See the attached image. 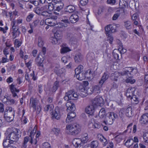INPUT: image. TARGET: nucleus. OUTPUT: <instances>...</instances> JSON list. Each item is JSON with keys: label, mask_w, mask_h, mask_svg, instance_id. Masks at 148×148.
<instances>
[{"label": "nucleus", "mask_w": 148, "mask_h": 148, "mask_svg": "<svg viewBox=\"0 0 148 148\" xmlns=\"http://www.w3.org/2000/svg\"><path fill=\"white\" fill-rule=\"evenodd\" d=\"M124 26L127 29H131L132 27L131 22L129 21L124 22Z\"/></svg>", "instance_id": "2f4dec72"}, {"label": "nucleus", "mask_w": 148, "mask_h": 148, "mask_svg": "<svg viewBox=\"0 0 148 148\" xmlns=\"http://www.w3.org/2000/svg\"><path fill=\"white\" fill-rule=\"evenodd\" d=\"M44 44L43 39L41 37H39L38 38V44L39 47H42Z\"/></svg>", "instance_id": "4c0bfd02"}, {"label": "nucleus", "mask_w": 148, "mask_h": 148, "mask_svg": "<svg viewBox=\"0 0 148 148\" xmlns=\"http://www.w3.org/2000/svg\"><path fill=\"white\" fill-rule=\"evenodd\" d=\"M135 89L134 87H130L126 91L125 95L128 98H130L134 95Z\"/></svg>", "instance_id": "6e6552de"}, {"label": "nucleus", "mask_w": 148, "mask_h": 148, "mask_svg": "<svg viewBox=\"0 0 148 148\" xmlns=\"http://www.w3.org/2000/svg\"><path fill=\"white\" fill-rule=\"evenodd\" d=\"M43 7H42L40 8H37L35 10V12L38 14L40 15L42 13V10L43 9Z\"/></svg>", "instance_id": "603ef678"}, {"label": "nucleus", "mask_w": 148, "mask_h": 148, "mask_svg": "<svg viewBox=\"0 0 148 148\" xmlns=\"http://www.w3.org/2000/svg\"><path fill=\"white\" fill-rule=\"evenodd\" d=\"M71 51L70 48L67 47L62 46L60 50V53L62 54H64Z\"/></svg>", "instance_id": "c85d7f7f"}, {"label": "nucleus", "mask_w": 148, "mask_h": 148, "mask_svg": "<svg viewBox=\"0 0 148 148\" xmlns=\"http://www.w3.org/2000/svg\"><path fill=\"white\" fill-rule=\"evenodd\" d=\"M42 148H51V147L49 143L45 142L42 143Z\"/></svg>", "instance_id": "864d4df0"}, {"label": "nucleus", "mask_w": 148, "mask_h": 148, "mask_svg": "<svg viewBox=\"0 0 148 148\" xmlns=\"http://www.w3.org/2000/svg\"><path fill=\"white\" fill-rule=\"evenodd\" d=\"M83 66L82 65H79L75 69V73H78L79 72H83Z\"/></svg>", "instance_id": "72a5a7b5"}, {"label": "nucleus", "mask_w": 148, "mask_h": 148, "mask_svg": "<svg viewBox=\"0 0 148 148\" xmlns=\"http://www.w3.org/2000/svg\"><path fill=\"white\" fill-rule=\"evenodd\" d=\"M55 71L58 75H60L61 74H63L65 71V70L64 69L62 68L58 70H55Z\"/></svg>", "instance_id": "a19ab883"}, {"label": "nucleus", "mask_w": 148, "mask_h": 148, "mask_svg": "<svg viewBox=\"0 0 148 148\" xmlns=\"http://www.w3.org/2000/svg\"><path fill=\"white\" fill-rule=\"evenodd\" d=\"M136 82V80L133 77L129 76L125 80V82L127 83H130L132 84H133Z\"/></svg>", "instance_id": "473e14b6"}, {"label": "nucleus", "mask_w": 148, "mask_h": 148, "mask_svg": "<svg viewBox=\"0 0 148 148\" xmlns=\"http://www.w3.org/2000/svg\"><path fill=\"white\" fill-rule=\"evenodd\" d=\"M39 20H36L34 21L32 23V24H30V28H34L39 24Z\"/></svg>", "instance_id": "a18cd8bd"}, {"label": "nucleus", "mask_w": 148, "mask_h": 148, "mask_svg": "<svg viewBox=\"0 0 148 148\" xmlns=\"http://www.w3.org/2000/svg\"><path fill=\"white\" fill-rule=\"evenodd\" d=\"M79 20L78 16L76 14L72 15L69 18V20L72 23H75L77 22Z\"/></svg>", "instance_id": "412c9836"}, {"label": "nucleus", "mask_w": 148, "mask_h": 148, "mask_svg": "<svg viewBox=\"0 0 148 148\" xmlns=\"http://www.w3.org/2000/svg\"><path fill=\"white\" fill-rule=\"evenodd\" d=\"M55 5V8H56L55 10H57L58 11H59L61 10L63 8V6H62L61 5H58V4H56Z\"/></svg>", "instance_id": "680f3d73"}, {"label": "nucleus", "mask_w": 148, "mask_h": 148, "mask_svg": "<svg viewBox=\"0 0 148 148\" xmlns=\"http://www.w3.org/2000/svg\"><path fill=\"white\" fill-rule=\"evenodd\" d=\"M76 114L75 112H71L67 114L66 119V123H69L73 121L74 118L76 116Z\"/></svg>", "instance_id": "f8f14e48"}, {"label": "nucleus", "mask_w": 148, "mask_h": 148, "mask_svg": "<svg viewBox=\"0 0 148 148\" xmlns=\"http://www.w3.org/2000/svg\"><path fill=\"white\" fill-rule=\"evenodd\" d=\"M66 106L67 107V110H70L71 112L74 111L75 109V107L74 104L73 103H71L70 101H68L66 104Z\"/></svg>", "instance_id": "dca6fc26"}, {"label": "nucleus", "mask_w": 148, "mask_h": 148, "mask_svg": "<svg viewBox=\"0 0 148 148\" xmlns=\"http://www.w3.org/2000/svg\"><path fill=\"white\" fill-rule=\"evenodd\" d=\"M88 2V0H81L80 2L81 4L83 6L86 5Z\"/></svg>", "instance_id": "0e129e2a"}, {"label": "nucleus", "mask_w": 148, "mask_h": 148, "mask_svg": "<svg viewBox=\"0 0 148 148\" xmlns=\"http://www.w3.org/2000/svg\"><path fill=\"white\" fill-rule=\"evenodd\" d=\"M45 57L41 55V53H40L38 56L35 59L36 64L38 66H43L42 63L45 60Z\"/></svg>", "instance_id": "0eeeda50"}, {"label": "nucleus", "mask_w": 148, "mask_h": 148, "mask_svg": "<svg viewBox=\"0 0 148 148\" xmlns=\"http://www.w3.org/2000/svg\"><path fill=\"white\" fill-rule=\"evenodd\" d=\"M95 107L93 104L88 106L85 108L86 112L90 115H93Z\"/></svg>", "instance_id": "9d476101"}, {"label": "nucleus", "mask_w": 148, "mask_h": 148, "mask_svg": "<svg viewBox=\"0 0 148 148\" xmlns=\"http://www.w3.org/2000/svg\"><path fill=\"white\" fill-rule=\"evenodd\" d=\"M52 131L56 136H58L60 133V129L58 128H54L52 129Z\"/></svg>", "instance_id": "8fccbe9b"}, {"label": "nucleus", "mask_w": 148, "mask_h": 148, "mask_svg": "<svg viewBox=\"0 0 148 148\" xmlns=\"http://www.w3.org/2000/svg\"><path fill=\"white\" fill-rule=\"evenodd\" d=\"M92 91L93 92L98 93L100 92V87L97 85H95L92 88Z\"/></svg>", "instance_id": "79ce46f5"}, {"label": "nucleus", "mask_w": 148, "mask_h": 148, "mask_svg": "<svg viewBox=\"0 0 148 148\" xmlns=\"http://www.w3.org/2000/svg\"><path fill=\"white\" fill-rule=\"evenodd\" d=\"M53 19V18H47L45 21V23L46 25H49V24L51 23Z\"/></svg>", "instance_id": "5fc2aeb1"}, {"label": "nucleus", "mask_w": 148, "mask_h": 148, "mask_svg": "<svg viewBox=\"0 0 148 148\" xmlns=\"http://www.w3.org/2000/svg\"><path fill=\"white\" fill-rule=\"evenodd\" d=\"M45 111H47L49 110H51L52 108V106L51 105H47L45 107Z\"/></svg>", "instance_id": "69168bd1"}, {"label": "nucleus", "mask_w": 148, "mask_h": 148, "mask_svg": "<svg viewBox=\"0 0 148 148\" xmlns=\"http://www.w3.org/2000/svg\"><path fill=\"white\" fill-rule=\"evenodd\" d=\"M120 52L118 50L114 49L113 51L112 54L116 60H119V53Z\"/></svg>", "instance_id": "7c9ffc66"}, {"label": "nucleus", "mask_w": 148, "mask_h": 148, "mask_svg": "<svg viewBox=\"0 0 148 148\" xmlns=\"http://www.w3.org/2000/svg\"><path fill=\"white\" fill-rule=\"evenodd\" d=\"M10 89L12 94L13 97H15L16 96H17V94L15 92H18L19 90L18 89H17L16 88L14 87V85L13 84L10 85Z\"/></svg>", "instance_id": "a211bd4d"}, {"label": "nucleus", "mask_w": 148, "mask_h": 148, "mask_svg": "<svg viewBox=\"0 0 148 148\" xmlns=\"http://www.w3.org/2000/svg\"><path fill=\"white\" fill-rule=\"evenodd\" d=\"M15 44L18 47L21 45V43L20 41H18V39H16L15 40Z\"/></svg>", "instance_id": "338daca9"}, {"label": "nucleus", "mask_w": 148, "mask_h": 148, "mask_svg": "<svg viewBox=\"0 0 148 148\" xmlns=\"http://www.w3.org/2000/svg\"><path fill=\"white\" fill-rule=\"evenodd\" d=\"M59 82L56 81L54 83V85L52 88L51 89V91L52 92H55L59 86Z\"/></svg>", "instance_id": "bb28decb"}, {"label": "nucleus", "mask_w": 148, "mask_h": 148, "mask_svg": "<svg viewBox=\"0 0 148 148\" xmlns=\"http://www.w3.org/2000/svg\"><path fill=\"white\" fill-rule=\"evenodd\" d=\"M29 140V137L28 136L25 137L23 139V143L21 146L22 148H26L27 147V143Z\"/></svg>", "instance_id": "5701e85b"}, {"label": "nucleus", "mask_w": 148, "mask_h": 148, "mask_svg": "<svg viewBox=\"0 0 148 148\" xmlns=\"http://www.w3.org/2000/svg\"><path fill=\"white\" fill-rule=\"evenodd\" d=\"M125 114L128 117H131L133 116L132 107H129L125 110Z\"/></svg>", "instance_id": "f3484780"}, {"label": "nucleus", "mask_w": 148, "mask_h": 148, "mask_svg": "<svg viewBox=\"0 0 148 148\" xmlns=\"http://www.w3.org/2000/svg\"><path fill=\"white\" fill-rule=\"evenodd\" d=\"M41 53V55H42V56H44L45 57V55L46 53V49L45 47H43L42 48V52L40 53Z\"/></svg>", "instance_id": "774afa93"}, {"label": "nucleus", "mask_w": 148, "mask_h": 148, "mask_svg": "<svg viewBox=\"0 0 148 148\" xmlns=\"http://www.w3.org/2000/svg\"><path fill=\"white\" fill-rule=\"evenodd\" d=\"M6 99V102H8L10 104H13L15 103L14 100L13 99H11L9 97L7 96L5 97V96H4V98L3 100L5 101Z\"/></svg>", "instance_id": "cd10ccee"}, {"label": "nucleus", "mask_w": 148, "mask_h": 148, "mask_svg": "<svg viewBox=\"0 0 148 148\" xmlns=\"http://www.w3.org/2000/svg\"><path fill=\"white\" fill-rule=\"evenodd\" d=\"M114 120L112 116L110 115V113L108 116L106 118V121H104L103 122V123L105 125H111L112 123V122Z\"/></svg>", "instance_id": "4468645a"}, {"label": "nucleus", "mask_w": 148, "mask_h": 148, "mask_svg": "<svg viewBox=\"0 0 148 148\" xmlns=\"http://www.w3.org/2000/svg\"><path fill=\"white\" fill-rule=\"evenodd\" d=\"M66 128L67 130H69L70 134L73 135L78 134L81 130L80 126L77 123L67 125Z\"/></svg>", "instance_id": "f257e3e1"}, {"label": "nucleus", "mask_w": 148, "mask_h": 148, "mask_svg": "<svg viewBox=\"0 0 148 148\" xmlns=\"http://www.w3.org/2000/svg\"><path fill=\"white\" fill-rule=\"evenodd\" d=\"M125 112V109L123 108H121L119 112V114L120 117L122 118L123 117Z\"/></svg>", "instance_id": "de8ad7c7"}, {"label": "nucleus", "mask_w": 148, "mask_h": 148, "mask_svg": "<svg viewBox=\"0 0 148 148\" xmlns=\"http://www.w3.org/2000/svg\"><path fill=\"white\" fill-rule=\"evenodd\" d=\"M36 130V126H35L34 129L30 132V134L29 135V137L31 138L30 142L31 144H32L33 143V136L35 134Z\"/></svg>", "instance_id": "a878e982"}, {"label": "nucleus", "mask_w": 148, "mask_h": 148, "mask_svg": "<svg viewBox=\"0 0 148 148\" xmlns=\"http://www.w3.org/2000/svg\"><path fill=\"white\" fill-rule=\"evenodd\" d=\"M64 18V19H62L61 20L62 22L65 23H66V24H67L70 23V21H69V19H66L67 18V17L66 16H65Z\"/></svg>", "instance_id": "e2e57ef3"}, {"label": "nucleus", "mask_w": 148, "mask_h": 148, "mask_svg": "<svg viewBox=\"0 0 148 148\" xmlns=\"http://www.w3.org/2000/svg\"><path fill=\"white\" fill-rule=\"evenodd\" d=\"M51 42L53 44H56L58 42V41H59V39H57L55 37H52L51 38Z\"/></svg>", "instance_id": "3c124183"}, {"label": "nucleus", "mask_w": 148, "mask_h": 148, "mask_svg": "<svg viewBox=\"0 0 148 148\" xmlns=\"http://www.w3.org/2000/svg\"><path fill=\"white\" fill-rule=\"evenodd\" d=\"M136 71V69L132 67H128L123 70L120 73L122 75H127L129 77L130 76L129 75H131L135 74Z\"/></svg>", "instance_id": "39448f33"}, {"label": "nucleus", "mask_w": 148, "mask_h": 148, "mask_svg": "<svg viewBox=\"0 0 148 148\" xmlns=\"http://www.w3.org/2000/svg\"><path fill=\"white\" fill-rule=\"evenodd\" d=\"M18 28V26H12V28L13 30L12 32V35L14 38H15L17 36L16 34V31H17V28Z\"/></svg>", "instance_id": "e433bc0d"}, {"label": "nucleus", "mask_w": 148, "mask_h": 148, "mask_svg": "<svg viewBox=\"0 0 148 148\" xmlns=\"http://www.w3.org/2000/svg\"><path fill=\"white\" fill-rule=\"evenodd\" d=\"M21 133L19 130L16 129L13 132H10L6 137L10 141V144H13L18 140L21 136Z\"/></svg>", "instance_id": "f03ea898"}, {"label": "nucleus", "mask_w": 148, "mask_h": 148, "mask_svg": "<svg viewBox=\"0 0 148 148\" xmlns=\"http://www.w3.org/2000/svg\"><path fill=\"white\" fill-rule=\"evenodd\" d=\"M131 102L133 103L137 104L138 103V99L136 97V96L134 95L133 97L130 98Z\"/></svg>", "instance_id": "58836bf2"}, {"label": "nucleus", "mask_w": 148, "mask_h": 148, "mask_svg": "<svg viewBox=\"0 0 148 148\" xmlns=\"http://www.w3.org/2000/svg\"><path fill=\"white\" fill-rule=\"evenodd\" d=\"M60 116L59 109V108H56L55 111L52 112V118L53 119H56L58 120L60 119Z\"/></svg>", "instance_id": "9b49d317"}, {"label": "nucleus", "mask_w": 148, "mask_h": 148, "mask_svg": "<svg viewBox=\"0 0 148 148\" xmlns=\"http://www.w3.org/2000/svg\"><path fill=\"white\" fill-rule=\"evenodd\" d=\"M109 76L107 72L104 73L102 76L101 80L99 82V84L101 86L102 85L105 81L108 79Z\"/></svg>", "instance_id": "2eb2a0df"}, {"label": "nucleus", "mask_w": 148, "mask_h": 148, "mask_svg": "<svg viewBox=\"0 0 148 148\" xmlns=\"http://www.w3.org/2000/svg\"><path fill=\"white\" fill-rule=\"evenodd\" d=\"M74 92V91L73 90H69L67 92L66 94L68 95L70 99L74 100L73 97V96Z\"/></svg>", "instance_id": "c03bdc74"}, {"label": "nucleus", "mask_w": 148, "mask_h": 148, "mask_svg": "<svg viewBox=\"0 0 148 148\" xmlns=\"http://www.w3.org/2000/svg\"><path fill=\"white\" fill-rule=\"evenodd\" d=\"M80 140L82 141V142L84 144L85 143H86L88 140V134H85L84 135V136L82 137V138H80Z\"/></svg>", "instance_id": "c9c22d12"}, {"label": "nucleus", "mask_w": 148, "mask_h": 148, "mask_svg": "<svg viewBox=\"0 0 148 148\" xmlns=\"http://www.w3.org/2000/svg\"><path fill=\"white\" fill-rule=\"evenodd\" d=\"M91 73L90 70H88L84 72H79L78 74L75 73V76L78 79L82 80L86 78L90 77V75Z\"/></svg>", "instance_id": "7ed1b4c3"}, {"label": "nucleus", "mask_w": 148, "mask_h": 148, "mask_svg": "<svg viewBox=\"0 0 148 148\" xmlns=\"http://www.w3.org/2000/svg\"><path fill=\"white\" fill-rule=\"evenodd\" d=\"M83 56L80 53L76 54L74 57L75 62L77 63L81 62L82 60Z\"/></svg>", "instance_id": "4be33fe9"}, {"label": "nucleus", "mask_w": 148, "mask_h": 148, "mask_svg": "<svg viewBox=\"0 0 148 148\" xmlns=\"http://www.w3.org/2000/svg\"><path fill=\"white\" fill-rule=\"evenodd\" d=\"M57 25L58 26H56V27H58L59 28H61L62 27H66L68 25L66 23H65L62 22L59 23H57Z\"/></svg>", "instance_id": "6e6d98bb"}, {"label": "nucleus", "mask_w": 148, "mask_h": 148, "mask_svg": "<svg viewBox=\"0 0 148 148\" xmlns=\"http://www.w3.org/2000/svg\"><path fill=\"white\" fill-rule=\"evenodd\" d=\"M14 113H10V112H7L5 111L4 114V116H10L11 117H14Z\"/></svg>", "instance_id": "bf43d9fd"}, {"label": "nucleus", "mask_w": 148, "mask_h": 148, "mask_svg": "<svg viewBox=\"0 0 148 148\" xmlns=\"http://www.w3.org/2000/svg\"><path fill=\"white\" fill-rule=\"evenodd\" d=\"M105 109L104 108H101L99 113V116L100 119H103L106 116Z\"/></svg>", "instance_id": "393cba45"}, {"label": "nucleus", "mask_w": 148, "mask_h": 148, "mask_svg": "<svg viewBox=\"0 0 148 148\" xmlns=\"http://www.w3.org/2000/svg\"><path fill=\"white\" fill-rule=\"evenodd\" d=\"M119 26V25L115 24L108 25L105 28L106 34H108L109 33L110 34L111 33L115 32L116 27Z\"/></svg>", "instance_id": "20e7f679"}, {"label": "nucleus", "mask_w": 148, "mask_h": 148, "mask_svg": "<svg viewBox=\"0 0 148 148\" xmlns=\"http://www.w3.org/2000/svg\"><path fill=\"white\" fill-rule=\"evenodd\" d=\"M10 141L8 138H7V137L5 139L3 140V146L4 148H7L8 147L9 145H11Z\"/></svg>", "instance_id": "b1692460"}, {"label": "nucleus", "mask_w": 148, "mask_h": 148, "mask_svg": "<svg viewBox=\"0 0 148 148\" xmlns=\"http://www.w3.org/2000/svg\"><path fill=\"white\" fill-rule=\"evenodd\" d=\"M128 0H120L119 3V7L123 9L127 7Z\"/></svg>", "instance_id": "6ab92c4d"}, {"label": "nucleus", "mask_w": 148, "mask_h": 148, "mask_svg": "<svg viewBox=\"0 0 148 148\" xmlns=\"http://www.w3.org/2000/svg\"><path fill=\"white\" fill-rule=\"evenodd\" d=\"M133 144V140L132 138H130L127 140L125 145L128 147H130Z\"/></svg>", "instance_id": "c756f323"}, {"label": "nucleus", "mask_w": 148, "mask_h": 148, "mask_svg": "<svg viewBox=\"0 0 148 148\" xmlns=\"http://www.w3.org/2000/svg\"><path fill=\"white\" fill-rule=\"evenodd\" d=\"M99 143L98 141L97 140L93 141L91 142L90 146V147L92 148H96L98 145Z\"/></svg>", "instance_id": "37998d69"}, {"label": "nucleus", "mask_w": 148, "mask_h": 148, "mask_svg": "<svg viewBox=\"0 0 148 148\" xmlns=\"http://www.w3.org/2000/svg\"><path fill=\"white\" fill-rule=\"evenodd\" d=\"M5 111L10 112H9L14 113V110L13 108L11 107H7L6 108Z\"/></svg>", "instance_id": "4d7b16f0"}, {"label": "nucleus", "mask_w": 148, "mask_h": 148, "mask_svg": "<svg viewBox=\"0 0 148 148\" xmlns=\"http://www.w3.org/2000/svg\"><path fill=\"white\" fill-rule=\"evenodd\" d=\"M55 5L56 4H55V3H48V9L50 11L53 10L55 8Z\"/></svg>", "instance_id": "f704fd0d"}, {"label": "nucleus", "mask_w": 148, "mask_h": 148, "mask_svg": "<svg viewBox=\"0 0 148 148\" xmlns=\"http://www.w3.org/2000/svg\"><path fill=\"white\" fill-rule=\"evenodd\" d=\"M66 12L69 13L73 12L75 10V7L72 5H70L66 6L65 9Z\"/></svg>", "instance_id": "aec40b11"}, {"label": "nucleus", "mask_w": 148, "mask_h": 148, "mask_svg": "<svg viewBox=\"0 0 148 148\" xmlns=\"http://www.w3.org/2000/svg\"><path fill=\"white\" fill-rule=\"evenodd\" d=\"M32 102V106L33 108L36 110V106L37 104V100L35 99H32V98L30 99V103Z\"/></svg>", "instance_id": "ea45409f"}, {"label": "nucleus", "mask_w": 148, "mask_h": 148, "mask_svg": "<svg viewBox=\"0 0 148 148\" xmlns=\"http://www.w3.org/2000/svg\"><path fill=\"white\" fill-rule=\"evenodd\" d=\"M73 143L76 148H84V144L80 140V138H76L74 139Z\"/></svg>", "instance_id": "1a4fd4ad"}, {"label": "nucleus", "mask_w": 148, "mask_h": 148, "mask_svg": "<svg viewBox=\"0 0 148 148\" xmlns=\"http://www.w3.org/2000/svg\"><path fill=\"white\" fill-rule=\"evenodd\" d=\"M118 50L120 51V53L121 54H123L126 52V50L123 48V46L122 47H119Z\"/></svg>", "instance_id": "13d9d810"}, {"label": "nucleus", "mask_w": 148, "mask_h": 148, "mask_svg": "<svg viewBox=\"0 0 148 148\" xmlns=\"http://www.w3.org/2000/svg\"><path fill=\"white\" fill-rule=\"evenodd\" d=\"M106 34L107 36H108L107 40H109V43L111 44H112L113 39V36L111 35V34H110V33L108 34Z\"/></svg>", "instance_id": "09e8293b"}, {"label": "nucleus", "mask_w": 148, "mask_h": 148, "mask_svg": "<svg viewBox=\"0 0 148 148\" xmlns=\"http://www.w3.org/2000/svg\"><path fill=\"white\" fill-rule=\"evenodd\" d=\"M139 121L142 124H145L148 122V114H143L140 117Z\"/></svg>", "instance_id": "ddd939ff"}, {"label": "nucleus", "mask_w": 148, "mask_h": 148, "mask_svg": "<svg viewBox=\"0 0 148 148\" xmlns=\"http://www.w3.org/2000/svg\"><path fill=\"white\" fill-rule=\"evenodd\" d=\"M4 118L8 122H10L12 121L14 119V117H11L9 116H4Z\"/></svg>", "instance_id": "49530a36"}, {"label": "nucleus", "mask_w": 148, "mask_h": 148, "mask_svg": "<svg viewBox=\"0 0 148 148\" xmlns=\"http://www.w3.org/2000/svg\"><path fill=\"white\" fill-rule=\"evenodd\" d=\"M104 103L103 99L101 97L97 96L92 101V104L95 107L96 106H102Z\"/></svg>", "instance_id": "423d86ee"}, {"label": "nucleus", "mask_w": 148, "mask_h": 148, "mask_svg": "<svg viewBox=\"0 0 148 148\" xmlns=\"http://www.w3.org/2000/svg\"><path fill=\"white\" fill-rule=\"evenodd\" d=\"M34 16L33 14H30L28 15L27 17L26 20L27 22H30Z\"/></svg>", "instance_id": "052dcab7"}]
</instances>
